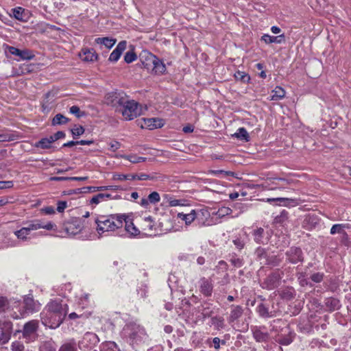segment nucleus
Wrapping results in <instances>:
<instances>
[{
    "label": "nucleus",
    "instance_id": "7ed1b4c3",
    "mask_svg": "<svg viewBox=\"0 0 351 351\" xmlns=\"http://www.w3.org/2000/svg\"><path fill=\"white\" fill-rule=\"evenodd\" d=\"M125 214L110 215L108 216H99L95 221L97 230L99 234L108 232H114L122 228Z\"/></svg>",
    "mask_w": 351,
    "mask_h": 351
},
{
    "label": "nucleus",
    "instance_id": "09e8293b",
    "mask_svg": "<svg viewBox=\"0 0 351 351\" xmlns=\"http://www.w3.org/2000/svg\"><path fill=\"white\" fill-rule=\"evenodd\" d=\"M88 189L93 190V191H101L104 190H118L119 186L117 185H110L102 186H90Z\"/></svg>",
    "mask_w": 351,
    "mask_h": 351
},
{
    "label": "nucleus",
    "instance_id": "bf43d9fd",
    "mask_svg": "<svg viewBox=\"0 0 351 351\" xmlns=\"http://www.w3.org/2000/svg\"><path fill=\"white\" fill-rule=\"evenodd\" d=\"M12 351H24L25 347L23 344L19 341H14L12 343Z\"/></svg>",
    "mask_w": 351,
    "mask_h": 351
},
{
    "label": "nucleus",
    "instance_id": "412c9836",
    "mask_svg": "<svg viewBox=\"0 0 351 351\" xmlns=\"http://www.w3.org/2000/svg\"><path fill=\"white\" fill-rule=\"evenodd\" d=\"M12 16L18 21L25 22L27 21L28 16L25 10L21 7H16L12 10Z\"/></svg>",
    "mask_w": 351,
    "mask_h": 351
},
{
    "label": "nucleus",
    "instance_id": "bb28decb",
    "mask_svg": "<svg viewBox=\"0 0 351 351\" xmlns=\"http://www.w3.org/2000/svg\"><path fill=\"white\" fill-rule=\"evenodd\" d=\"M351 226L349 223H336L334 224L330 230V233L332 235H334L335 234H342L346 229L350 228Z\"/></svg>",
    "mask_w": 351,
    "mask_h": 351
},
{
    "label": "nucleus",
    "instance_id": "a211bd4d",
    "mask_svg": "<svg viewBox=\"0 0 351 351\" xmlns=\"http://www.w3.org/2000/svg\"><path fill=\"white\" fill-rule=\"evenodd\" d=\"M157 58L155 55L147 51H143L140 55L141 61L146 68L151 66Z\"/></svg>",
    "mask_w": 351,
    "mask_h": 351
},
{
    "label": "nucleus",
    "instance_id": "aec40b11",
    "mask_svg": "<svg viewBox=\"0 0 351 351\" xmlns=\"http://www.w3.org/2000/svg\"><path fill=\"white\" fill-rule=\"evenodd\" d=\"M80 54L82 60L86 62H94L97 59V54L93 49H84Z\"/></svg>",
    "mask_w": 351,
    "mask_h": 351
},
{
    "label": "nucleus",
    "instance_id": "a18cd8bd",
    "mask_svg": "<svg viewBox=\"0 0 351 351\" xmlns=\"http://www.w3.org/2000/svg\"><path fill=\"white\" fill-rule=\"evenodd\" d=\"M211 323L217 329L223 328L224 327V319L221 317L215 316L212 317Z\"/></svg>",
    "mask_w": 351,
    "mask_h": 351
},
{
    "label": "nucleus",
    "instance_id": "20e7f679",
    "mask_svg": "<svg viewBox=\"0 0 351 351\" xmlns=\"http://www.w3.org/2000/svg\"><path fill=\"white\" fill-rule=\"evenodd\" d=\"M118 112H120L124 119L128 121L132 120L141 114L138 104L134 100H130L128 98Z\"/></svg>",
    "mask_w": 351,
    "mask_h": 351
},
{
    "label": "nucleus",
    "instance_id": "e2e57ef3",
    "mask_svg": "<svg viewBox=\"0 0 351 351\" xmlns=\"http://www.w3.org/2000/svg\"><path fill=\"white\" fill-rule=\"evenodd\" d=\"M231 209L228 207H222L218 210L217 214L220 217L228 215L231 213Z\"/></svg>",
    "mask_w": 351,
    "mask_h": 351
},
{
    "label": "nucleus",
    "instance_id": "9d476101",
    "mask_svg": "<svg viewBox=\"0 0 351 351\" xmlns=\"http://www.w3.org/2000/svg\"><path fill=\"white\" fill-rule=\"evenodd\" d=\"M23 308H24V313H23V315L25 313H34L37 312L40 308V304L38 301L35 300L33 298V295L32 294H28L25 295L23 298Z\"/></svg>",
    "mask_w": 351,
    "mask_h": 351
},
{
    "label": "nucleus",
    "instance_id": "de8ad7c7",
    "mask_svg": "<svg viewBox=\"0 0 351 351\" xmlns=\"http://www.w3.org/2000/svg\"><path fill=\"white\" fill-rule=\"evenodd\" d=\"M123 158L128 160L132 163H138L146 161V158L138 156L136 155L124 156Z\"/></svg>",
    "mask_w": 351,
    "mask_h": 351
},
{
    "label": "nucleus",
    "instance_id": "0e129e2a",
    "mask_svg": "<svg viewBox=\"0 0 351 351\" xmlns=\"http://www.w3.org/2000/svg\"><path fill=\"white\" fill-rule=\"evenodd\" d=\"M340 241L342 244H343L346 246H348L350 241L349 239L348 234L345 231L342 234H341V239Z\"/></svg>",
    "mask_w": 351,
    "mask_h": 351
},
{
    "label": "nucleus",
    "instance_id": "c85d7f7f",
    "mask_svg": "<svg viewBox=\"0 0 351 351\" xmlns=\"http://www.w3.org/2000/svg\"><path fill=\"white\" fill-rule=\"evenodd\" d=\"M58 351H77V343L74 339L63 343L58 349Z\"/></svg>",
    "mask_w": 351,
    "mask_h": 351
},
{
    "label": "nucleus",
    "instance_id": "2eb2a0df",
    "mask_svg": "<svg viewBox=\"0 0 351 351\" xmlns=\"http://www.w3.org/2000/svg\"><path fill=\"white\" fill-rule=\"evenodd\" d=\"M142 121L141 128L149 130L160 128L164 125L163 120L158 118L143 119Z\"/></svg>",
    "mask_w": 351,
    "mask_h": 351
},
{
    "label": "nucleus",
    "instance_id": "052dcab7",
    "mask_svg": "<svg viewBox=\"0 0 351 351\" xmlns=\"http://www.w3.org/2000/svg\"><path fill=\"white\" fill-rule=\"evenodd\" d=\"M135 177L136 180H147L154 179V176L143 173H141L139 174L135 173Z\"/></svg>",
    "mask_w": 351,
    "mask_h": 351
},
{
    "label": "nucleus",
    "instance_id": "7c9ffc66",
    "mask_svg": "<svg viewBox=\"0 0 351 351\" xmlns=\"http://www.w3.org/2000/svg\"><path fill=\"white\" fill-rule=\"evenodd\" d=\"M285 96V90L280 86H276L271 92V100L278 101Z\"/></svg>",
    "mask_w": 351,
    "mask_h": 351
},
{
    "label": "nucleus",
    "instance_id": "dca6fc26",
    "mask_svg": "<svg viewBox=\"0 0 351 351\" xmlns=\"http://www.w3.org/2000/svg\"><path fill=\"white\" fill-rule=\"evenodd\" d=\"M127 42L122 40L119 43L116 48L110 53L108 60L112 62H116L120 58L122 53L125 50Z\"/></svg>",
    "mask_w": 351,
    "mask_h": 351
},
{
    "label": "nucleus",
    "instance_id": "4468645a",
    "mask_svg": "<svg viewBox=\"0 0 351 351\" xmlns=\"http://www.w3.org/2000/svg\"><path fill=\"white\" fill-rule=\"evenodd\" d=\"M7 49L9 53L12 55L19 56L21 60H32L34 57V55L27 49L21 50L12 46H8Z\"/></svg>",
    "mask_w": 351,
    "mask_h": 351
},
{
    "label": "nucleus",
    "instance_id": "423d86ee",
    "mask_svg": "<svg viewBox=\"0 0 351 351\" xmlns=\"http://www.w3.org/2000/svg\"><path fill=\"white\" fill-rule=\"evenodd\" d=\"M128 97L123 91H113L106 95L105 101L107 105L115 108L116 111H119L121 106L125 104Z\"/></svg>",
    "mask_w": 351,
    "mask_h": 351
},
{
    "label": "nucleus",
    "instance_id": "f3484780",
    "mask_svg": "<svg viewBox=\"0 0 351 351\" xmlns=\"http://www.w3.org/2000/svg\"><path fill=\"white\" fill-rule=\"evenodd\" d=\"M125 220H123V223H125V230L129 234L131 237H136L140 234V230L134 226L132 221L129 219L128 216L125 215Z\"/></svg>",
    "mask_w": 351,
    "mask_h": 351
},
{
    "label": "nucleus",
    "instance_id": "a878e982",
    "mask_svg": "<svg viewBox=\"0 0 351 351\" xmlns=\"http://www.w3.org/2000/svg\"><path fill=\"white\" fill-rule=\"evenodd\" d=\"M325 306L330 311H335L341 307L340 301L335 298H328L325 300Z\"/></svg>",
    "mask_w": 351,
    "mask_h": 351
},
{
    "label": "nucleus",
    "instance_id": "b1692460",
    "mask_svg": "<svg viewBox=\"0 0 351 351\" xmlns=\"http://www.w3.org/2000/svg\"><path fill=\"white\" fill-rule=\"evenodd\" d=\"M253 337L258 342H265L269 339V334L263 331L260 328L254 327L252 329Z\"/></svg>",
    "mask_w": 351,
    "mask_h": 351
},
{
    "label": "nucleus",
    "instance_id": "6ab92c4d",
    "mask_svg": "<svg viewBox=\"0 0 351 351\" xmlns=\"http://www.w3.org/2000/svg\"><path fill=\"white\" fill-rule=\"evenodd\" d=\"M213 285L206 278H202L200 280L199 290L200 292L206 297H209L213 293Z\"/></svg>",
    "mask_w": 351,
    "mask_h": 351
},
{
    "label": "nucleus",
    "instance_id": "4d7b16f0",
    "mask_svg": "<svg viewBox=\"0 0 351 351\" xmlns=\"http://www.w3.org/2000/svg\"><path fill=\"white\" fill-rule=\"evenodd\" d=\"M104 201H105L104 193H99L92 197L90 199V204H98Z\"/></svg>",
    "mask_w": 351,
    "mask_h": 351
},
{
    "label": "nucleus",
    "instance_id": "69168bd1",
    "mask_svg": "<svg viewBox=\"0 0 351 351\" xmlns=\"http://www.w3.org/2000/svg\"><path fill=\"white\" fill-rule=\"evenodd\" d=\"M8 302L5 298L0 297V312H4L8 308Z\"/></svg>",
    "mask_w": 351,
    "mask_h": 351
},
{
    "label": "nucleus",
    "instance_id": "0eeeda50",
    "mask_svg": "<svg viewBox=\"0 0 351 351\" xmlns=\"http://www.w3.org/2000/svg\"><path fill=\"white\" fill-rule=\"evenodd\" d=\"M284 276V271L276 269L270 274L263 281V287L268 290H272L280 285L281 279Z\"/></svg>",
    "mask_w": 351,
    "mask_h": 351
},
{
    "label": "nucleus",
    "instance_id": "39448f33",
    "mask_svg": "<svg viewBox=\"0 0 351 351\" xmlns=\"http://www.w3.org/2000/svg\"><path fill=\"white\" fill-rule=\"evenodd\" d=\"M38 328L39 321L36 319L30 320L24 324L20 332H22V337L27 343L34 342L37 339Z\"/></svg>",
    "mask_w": 351,
    "mask_h": 351
},
{
    "label": "nucleus",
    "instance_id": "4c0bfd02",
    "mask_svg": "<svg viewBox=\"0 0 351 351\" xmlns=\"http://www.w3.org/2000/svg\"><path fill=\"white\" fill-rule=\"evenodd\" d=\"M30 232L25 227H23L20 230L14 232L16 237L22 241H27L29 239L28 236Z\"/></svg>",
    "mask_w": 351,
    "mask_h": 351
},
{
    "label": "nucleus",
    "instance_id": "864d4df0",
    "mask_svg": "<svg viewBox=\"0 0 351 351\" xmlns=\"http://www.w3.org/2000/svg\"><path fill=\"white\" fill-rule=\"evenodd\" d=\"M234 76L237 80H239L243 82H248L250 80V77L247 74L241 71L237 72Z\"/></svg>",
    "mask_w": 351,
    "mask_h": 351
},
{
    "label": "nucleus",
    "instance_id": "338daca9",
    "mask_svg": "<svg viewBox=\"0 0 351 351\" xmlns=\"http://www.w3.org/2000/svg\"><path fill=\"white\" fill-rule=\"evenodd\" d=\"M110 149L112 152H116L121 147V144L119 142L117 141H113L109 143Z\"/></svg>",
    "mask_w": 351,
    "mask_h": 351
},
{
    "label": "nucleus",
    "instance_id": "e433bc0d",
    "mask_svg": "<svg viewBox=\"0 0 351 351\" xmlns=\"http://www.w3.org/2000/svg\"><path fill=\"white\" fill-rule=\"evenodd\" d=\"M194 213L199 214L198 215L197 217H196L195 220L202 225L205 223L204 219L208 217L210 215L208 211L204 209L194 210Z\"/></svg>",
    "mask_w": 351,
    "mask_h": 351
},
{
    "label": "nucleus",
    "instance_id": "603ef678",
    "mask_svg": "<svg viewBox=\"0 0 351 351\" xmlns=\"http://www.w3.org/2000/svg\"><path fill=\"white\" fill-rule=\"evenodd\" d=\"M230 261L232 263V265L235 267H241L243 265V260L234 255L232 256V257L230 259Z\"/></svg>",
    "mask_w": 351,
    "mask_h": 351
},
{
    "label": "nucleus",
    "instance_id": "2f4dec72",
    "mask_svg": "<svg viewBox=\"0 0 351 351\" xmlns=\"http://www.w3.org/2000/svg\"><path fill=\"white\" fill-rule=\"evenodd\" d=\"M264 232L265 230L263 228H258L252 231L253 239L256 243H264Z\"/></svg>",
    "mask_w": 351,
    "mask_h": 351
},
{
    "label": "nucleus",
    "instance_id": "72a5a7b5",
    "mask_svg": "<svg viewBox=\"0 0 351 351\" xmlns=\"http://www.w3.org/2000/svg\"><path fill=\"white\" fill-rule=\"evenodd\" d=\"M95 42L97 44L104 45L107 48L110 49L115 44L116 39H114L112 38H108V37L97 38L95 39Z\"/></svg>",
    "mask_w": 351,
    "mask_h": 351
},
{
    "label": "nucleus",
    "instance_id": "774afa93",
    "mask_svg": "<svg viewBox=\"0 0 351 351\" xmlns=\"http://www.w3.org/2000/svg\"><path fill=\"white\" fill-rule=\"evenodd\" d=\"M233 243L235 245L236 247L239 250L243 249L245 246V242L240 238H237L234 239Z\"/></svg>",
    "mask_w": 351,
    "mask_h": 351
},
{
    "label": "nucleus",
    "instance_id": "c03bdc74",
    "mask_svg": "<svg viewBox=\"0 0 351 351\" xmlns=\"http://www.w3.org/2000/svg\"><path fill=\"white\" fill-rule=\"evenodd\" d=\"M293 337L291 335H289L287 336L278 335V342L283 346H288L293 341Z\"/></svg>",
    "mask_w": 351,
    "mask_h": 351
},
{
    "label": "nucleus",
    "instance_id": "c756f323",
    "mask_svg": "<svg viewBox=\"0 0 351 351\" xmlns=\"http://www.w3.org/2000/svg\"><path fill=\"white\" fill-rule=\"evenodd\" d=\"M304 223L305 227H307L308 229H312L315 228V226L319 223V219L316 215H309L306 217Z\"/></svg>",
    "mask_w": 351,
    "mask_h": 351
},
{
    "label": "nucleus",
    "instance_id": "393cba45",
    "mask_svg": "<svg viewBox=\"0 0 351 351\" xmlns=\"http://www.w3.org/2000/svg\"><path fill=\"white\" fill-rule=\"evenodd\" d=\"M243 315V308L241 306H232L230 316L228 317L229 323H234Z\"/></svg>",
    "mask_w": 351,
    "mask_h": 351
},
{
    "label": "nucleus",
    "instance_id": "f8f14e48",
    "mask_svg": "<svg viewBox=\"0 0 351 351\" xmlns=\"http://www.w3.org/2000/svg\"><path fill=\"white\" fill-rule=\"evenodd\" d=\"M83 228V224L79 218H72L65 223V230L69 234L75 235L80 232Z\"/></svg>",
    "mask_w": 351,
    "mask_h": 351
},
{
    "label": "nucleus",
    "instance_id": "37998d69",
    "mask_svg": "<svg viewBox=\"0 0 351 351\" xmlns=\"http://www.w3.org/2000/svg\"><path fill=\"white\" fill-rule=\"evenodd\" d=\"M34 147L37 148H41L43 149H50L51 147L49 141L47 138H43L34 144Z\"/></svg>",
    "mask_w": 351,
    "mask_h": 351
},
{
    "label": "nucleus",
    "instance_id": "473e14b6",
    "mask_svg": "<svg viewBox=\"0 0 351 351\" xmlns=\"http://www.w3.org/2000/svg\"><path fill=\"white\" fill-rule=\"evenodd\" d=\"M100 351H121V350L115 342L106 341L101 343Z\"/></svg>",
    "mask_w": 351,
    "mask_h": 351
},
{
    "label": "nucleus",
    "instance_id": "6e6d98bb",
    "mask_svg": "<svg viewBox=\"0 0 351 351\" xmlns=\"http://www.w3.org/2000/svg\"><path fill=\"white\" fill-rule=\"evenodd\" d=\"M324 276V273L317 272V273L313 274L311 276L310 278L314 282L319 283L323 280Z\"/></svg>",
    "mask_w": 351,
    "mask_h": 351
},
{
    "label": "nucleus",
    "instance_id": "cd10ccee",
    "mask_svg": "<svg viewBox=\"0 0 351 351\" xmlns=\"http://www.w3.org/2000/svg\"><path fill=\"white\" fill-rule=\"evenodd\" d=\"M152 72L156 75L163 74L166 71L165 64L158 58H157L156 61L152 64Z\"/></svg>",
    "mask_w": 351,
    "mask_h": 351
},
{
    "label": "nucleus",
    "instance_id": "c9c22d12",
    "mask_svg": "<svg viewBox=\"0 0 351 351\" xmlns=\"http://www.w3.org/2000/svg\"><path fill=\"white\" fill-rule=\"evenodd\" d=\"M255 255L256 256V258L261 261V264H264L268 257V255L267 254V252L265 249L258 247L256 251H255Z\"/></svg>",
    "mask_w": 351,
    "mask_h": 351
},
{
    "label": "nucleus",
    "instance_id": "ea45409f",
    "mask_svg": "<svg viewBox=\"0 0 351 351\" xmlns=\"http://www.w3.org/2000/svg\"><path fill=\"white\" fill-rule=\"evenodd\" d=\"M114 180H136L135 173H129V174H121V173H115L113 175Z\"/></svg>",
    "mask_w": 351,
    "mask_h": 351
},
{
    "label": "nucleus",
    "instance_id": "3c124183",
    "mask_svg": "<svg viewBox=\"0 0 351 351\" xmlns=\"http://www.w3.org/2000/svg\"><path fill=\"white\" fill-rule=\"evenodd\" d=\"M71 131L73 138H75L77 136L82 135L84 133L85 130H84V127H82L81 125H80V126L75 125V127L73 128H72Z\"/></svg>",
    "mask_w": 351,
    "mask_h": 351
},
{
    "label": "nucleus",
    "instance_id": "f704fd0d",
    "mask_svg": "<svg viewBox=\"0 0 351 351\" xmlns=\"http://www.w3.org/2000/svg\"><path fill=\"white\" fill-rule=\"evenodd\" d=\"M154 223L150 217H147L143 219L142 224V230L146 234H151L153 230Z\"/></svg>",
    "mask_w": 351,
    "mask_h": 351
},
{
    "label": "nucleus",
    "instance_id": "4be33fe9",
    "mask_svg": "<svg viewBox=\"0 0 351 351\" xmlns=\"http://www.w3.org/2000/svg\"><path fill=\"white\" fill-rule=\"evenodd\" d=\"M198 213H194V210H191L189 213L184 214L183 213H179L177 215L178 218L184 221L186 226L191 224L198 216Z\"/></svg>",
    "mask_w": 351,
    "mask_h": 351
},
{
    "label": "nucleus",
    "instance_id": "f257e3e1",
    "mask_svg": "<svg viewBox=\"0 0 351 351\" xmlns=\"http://www.w3.org/2000/svg\"><path fill=\"white\" fill-rule=\"evenodd\" d=\"M68 310V305L62 300H51L40 313L42 324L52 329L58 328L63 322Z\"/></svg>",
    "mask_w": 351,
    "mask_h": 351
},
{
    "label": "nucleus",
    "instance_id": "5701e85b",
    "mask_svg": "<svg viewBox=\"0 0 351 351\" xmlns=\"http://www.w3.org/2000/svg\"><path fill=\"white\" fill-rule=\"evenodd\" d=\"M285 40V36L284 34L277 36H270L269 34H264L261 37V40L264 41L266 44L271 43H282Z\"/></svg>",
    "mask_w": 351,
    "mask_h": 351
},
{
    "label": "nucleus",
    "instance_id": "79ce46f5",
    "mask_svg": "<svg viewBox=\"0 0 351 351\" xmlns=\"http://www.w3.org/2000/svg\"><path fill=\"white\" fill-rule=\"evenodd\" d=\"M280 263L281 260L277 256H268L264 264L271 267H277Z\"/></svg>",
    "mask_w": 351,
    "mask_h": 351
},
{
    "label": "nucleus",
    "instance_id": "f03ea898",
    "mask_svg": "<svg viewBox=\"0 0 351 351\" xmlns=\"http://www.w3.org/2000/svg\"><path fill=\"white\" fill-rule=\"evenodd\" d=\"M123 333L133 347L146 343L149 339L144 327L135 322L126 324L123 327Z\"/></svg>",
    "mask_w": 351,
    "mask_h": 351
},
{
    "label": "nucleus",
    "instance_id": "a19ab883",
    "mask_svg": "<svg viewBox=\"0 0 351 351\" xmlns=\"http://www.w3.org/2000/svg\"><path fill=\"white\" fill-rule=\"evenodd\" d=\"M69 119L62 114H57L52 119V125H63L68 123Z\"/></svg>",
    "mask_w": 351,
    "mask_h": 351
},
{
    "label": "nucleus",
    "instance_id": "680f3d73",
    "mask_svg": "<svg viewBox=\"0 0 351 351\" xmlns=\"http://www.w3.org/2000/svg\"><path fill=\"white\" fill-rule=\"evenodd\" d=\"M10 339V332L8 330L1 331L0 336V342L5 343Z\"/></svg>",
    "mask_w": 351,
    "mask_h": 351
},
{
    "label": "nucleus",
    "instance_id": "13d9d810",
    "mask_svg": "<svg viewBox=\"0 0 351 351\" xmlns=\"http://www.w3.org/2000/svg\"><path fill=\"white\" fill-rule=\"evenodd\" d=\"M69 112L71 114H75L77 118L82 117L84 112H81L80 108L77 106H73L70 108Z\"/></svg>",
    "mask_w": 351,
    "mask_h": 351
},
{
    "label": "nucleus",
    "instance_id": "ddd939ff",
    "mask_svg": "<svg viewBox=\"0 0 351 351\" xmlns=\"http://www.w3.org/2000/svg\"><path fill=\"white\" fill-rule=\"evenodd\" d=\"M287 260L292 264H296L299 262H302L303 253L300 248L292 247L286 252Z\"/></svg>",
    "mask_w": 351,
    "mask_h": 351
},
{
    "label": "nucleus",
    "instance_id": "6e6552de",
    "mask_svg": "<svg viewBox=\"0 0 351 351\" xmlns=\"http://www.w3.org/2000/svg\"><path fill=\"white\" fill-rule=\"evenodd\" d=\"M99 342V339L96 334L87 332L77 345L81 350H88L94 348Z\"/></svg>",
    "mask_w": 351,
    "mask_h": 351
},
{
    "label": "nucleus",
    "instance_id": "49530a36",
    "mask_svg": "<svg viewBox=\"0 0 351 351\" xmlns=\"http://www.w3.org/2000/svg\"><path fill=\"white\" fill-rule=\"evenodd\" d=\"M280 296L283 299L290 300L294 298V290L290 288L282 290L281 291Z\"/></svg>",
    "mask_w": 351,
    "mask_h": 351
},
{
    "label": "nucleus",
    "instance_id": "58836bf2",
    "mask_svg": "<svg viewBox=\"0 0 351 351\" xmlns=\"http://www.w3.org/2000/svg\"><path fill=\"white\" fill-rule=\"evenodd\" d=\"M233 136L239 139L244 140L246 142L250 141L248 132L244 128H239L237 132Z\"/></svg>",
    "mask_w": 351,
    "mask_h": 351
},
{
    "label": "nucleus",
    "instance_id": "1a4fd4ad",
    "mask_svg": "<svg viewBox=\"0 0 351 351\" xmlns=\"http://www.w3.org/2000/svg\"><path fill=\"white\" fill-rule=\"evenodd\" d=\"M274 303L271 302V308L269 304L266 302H261L258 304L256 307V312L258 315L263 318H269L276 316V310L274 309Z\"/></svg>",
    "mask_w": 351,
    "mask_h": 351
},
{
    "label": "nucleus",
    "instance_id": "8fccbe9b",
    "mask_svg": "<svg viewBox=\"0 0 351 351\" xmlns=\"http://www.w3.org/2000/svg\"><path fill=\"white\" fill-rule=\"evenodd\" d=\"M136 59L137 56L133 50L127 51L124 56V60L128 64L132 63Z\"/></svg>",
    "mask_w": 351,
    "mask_h": 351
},
{
    "label": "nucleus",
    "instance_id": "9b49d317",
    "mask_svg": "<svg viewBox=\"0 0 351 351\" xmlns=\"http://www.w3.org/2000/svg\"><path fill=\"white\" fill-rule=\"evenodd\" d=\"M26 224L27 226H25V228L29 232L33 231V230H37L40 228L46 229L47 230H53L55 228H56V224L53 223L52 222L49 221V222H47L45 223L41 219L32 220L29 222H27Z\"/></svg>",
    "mask_w": 351,
    "mask_h": 351
},
{
    "label": "nucleus",
    "instance_id": "5fc2aeb1",
    "mask_svg": "<svg viewBox=\"0 0 351 351\" xmlns=\"http://www.w3.org/2000/svg\"><path fill=\"white\" fill-rule=\"evenodd\" d=\"M148 200L152 204H156L160 202V197L158 192L154 191L148 195Z\"/></svg>",
    "mask_w": 351,
    "mask_h": 351
}]
</instances>
